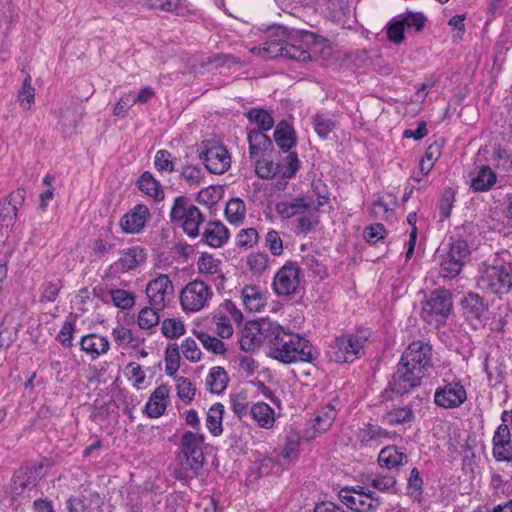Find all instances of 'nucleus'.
I'll return each mask as SVG.
<instances>
[{"mask_svg":"<svg viewBox=\"0 0 512 512\" xmlns=\"http://www.w3.org/2000/svg\"><path fill=\"white\" fill-rule=\"evenodd\" d=\"M470 187L476 192H485L490 190L497 181L496 174L489 166H482L478 170L470 173Z\"/></svg>","mask_w":512,"mask_h":512,"instance_id":"nucleus-31","label":"nucleus"},{"mask_svg":"<svg viewBox=\"0 0 512 512\" xmlns=\"http://www.w3.org/2000/svg\"><path fill=\"white\" fill-rule=\"evenodd\" d=\"M35 89L31 85V77L27 76L23 82L22 89L18 93V101L22 108L29 110L34 103Z\"/></svg>","mask_w":512,"mask_h":512,"instance_id":"nucleus-61","label":"nucleus"},{"mask_svg":"<svg viewBox=\"0 0 512 512\" xmlns=\"http://www.w3.org/2000/svg\"><path fill=\"white\" fill-rule=\"evenodd\" d=\"M329 203L328 196H318L315 201V206L317 209H311L310 211L302 214L297 218L296 232L297 234L307 235L311 231L315 229V227L319 224V217L317 213L320 211L321 207Z\"/></svg>","mask_w":512,"mask_h":512,"instance_id":"nucleus-28","label":"nucleus"},{"mask_svg":"<svg viewBox=\"0 0 512 512\" xmlns=\"http://www.w3.org/2000/svg\"><path fill=\"white\" fill-rule=\"evenodd\" d=\"M468 399L467 389L460 379H443L435 389L433 402L443 409H456L461 407Z\"/></svg>","mask_w":512,"mask_h":512,"instance_id":"nucleus-5","label":"nucleus"},{"mask_svg":"<svg viewBox=\"0 0 512 512\" xmlns=\"http://www.w3.org/2000/svg\"><path fill=\"white\" fill-rule=\"evenodd\" d=\"M109 341L107 337L98 334H88L82 337L80 341L81 350L91 359L95 360L109 350Z\"/></svg>","mask_w":512,"mask_h":512,"instance_id":"nucleus-29","label":"nucleus"},{"mask_svg":"<svg viewBox=\"0 0 512 512\" xmlns=\"http://www.w3.org/2000/svg\"><path fill=\"white\" fill-rule=\"evenodd\" d=\"M463 314L471 325L477 329L483 325L486 314V306L483 299L476 293H469L462 300Z\"/></svg>","mask_w":512,"mask_h":512,"instance_id":"nucleus-25","label":"nucleus"},{"mask_svg":"<svg viewBox=\"0 0 512 512\" xmlns=\"http://www.w3.org/2000/svg\"><path fill=\"white\" fill-rule=\"evenodd\" d=\"M36 484V476L31 468L25 467L19 469L12 479V491L16 495H20L28 487Z\"/></svg>","mask_w":512,"mask_h":512,"instance_id":"nucleus-42","label":"nucleus"},{"mask_svg":"<svg viewBox=\"0 0 512 512\" xmlns=\"http://www.w3.org/2000/svg\"><path fill=\"white\" fill-rule=\"evenodd\" d=\"M465 264L458 261L456 258L447 252L441 256L440 260V274L444 278H455L462 270Z\"/></svg>","mask_w":512,"mask_h":512,"instance_id":"nucleus-50","label":"nucleus"},{"mask_svg":"<svg viewBox=\"0 0 512 512\" xmlns=\"http://www.w3.org/2000/svg\"><path fill=\"white\" fill-rule=\"evenodd\" d=\"M299 163L296 153L286 155L281 162L277 164L280 171V177L290 178L294 176L299 169Z\"/></svg>","mask_w":512,"mask_h":512,"instance_id":"nucleus-59","label":"nucleus"},{"mask_svg":"<svg viewBox=\"0 0 512 512\" xmlns=\"http://www.w3.org/2000/svg\"><path fill=\"white\" fill-rule=\"evenodd\" d=\"M224 405L221 403L213 404L206 414V428L214 437L223 433Z\"/></svg>","mask_w":512,"mask_h":512,"instance_id":"nucleus-40","label":"nucleus"},{"mask_svg":"<svg viewBox=\"0 0 512 512\" xmlns=\"http://www.w3.org/2000/svg\"><path fill=\"white\" fill-rule=\"evenodd\" d=\"M477 285L489 294H508L512 290V264L500 257L484 263L479 270Z\"/></svg>","mask_w":512,"mask_h":512,"instance_id":"nucleus-2","label":"nucleus"},{"mask_svg":"<svg viewBox=\"0 0 512 512\" xmlns=\"http://www.w3.org/2000/svg\"><path fill=\"white\" fill-rule=\"evenodd\" d=\"M197 272L205 278L215 282L217 286H223L225 275L223 262L214 254L203 252L196 261Z\"/></svg>","mask_w":512,"mask_h":512,"instance_id":"nucleus-20","label":"nucleus"},{"mask_svg":"<svg viewBox=\"0 0 512 512\" xmlns=\"http://www.w3.org/2000/svg\"><path fill=\"white\" fill-rule=\"evenodd\" d=\"M339 497L348 508L356 512H368L378 506L375 493L361 486L344 487L339 491Z\"/></svg>","mask_w":512,"mask_h":512,"instance_id":"nucleus-12","label":"nucleus"},{"mask_svg":"<svg viewBox=\"0 0 512 512\" xmlns=\"http://www.w3.org/2000/svg\"><path fill=\"white\" fill-rule=\"evenodd\" d=\"M407 462V455L396 446L384 447L378 456V463L388 470L397 469Z\"/></svg>","mask_w":512,"mask_h":512,"instance_id":"nucleus-35","label":"nucleus"},{"mask_svg":"<svg viewBox=\"0 0 512 512\" xmlns=\"http://www.w3.org/2000/svg\"><path fill=\"white\" fill-rule=\"evenodd\" d=\"M225 216L230 224H242L246 216V206L244 201L240 198H233L229 200L226 204Z\"/></svg>","mask_w":512,"mask_h":512,"instance_id":"nucleus-45","label":"nucleus"},{"mask_svg":"<svg viewBox=\"0 0 512 512\" xmlns=\"http://www.w3.org/2000/svg\"><path fill=\"white\" fill-rule=\"evenodd\" d=\"M227 227L220 221H210L204 226L202 241L211 248H221L229 240Z\"/></svg>","mask_w":512,"mask_h":512,"instance_id":"nucleus-27","label":"nucleus"},{"mask_svg":"<svg viewBox=\"0 0 512 512\" xmlns=\"http://www.w3.org/2000/svg\"><path fill=\"white\" fill-rule=\"evenodd\" d=\"M271 358L284 363L311 362L316 358V351L312 344L303 336L277 325L273 337L270 339Z\"/></svg>","mask_w":512,"mask_h":512,"instance_id":"nucleus-1","label":"nucleus"},{"mask_svg":"<svg viewBox=\"0 0 512 512\" xmlns=\"http://www.w3.org/2000/svg\"><path fill=\"white\" fill-rule=\"evenodd\" d=\"M174 381L178 398L185 404L191 403L196 394V388L192 382L183 376H175Z\"/></svg>","mask_w":512,"mask_h":512,"instance_id":"nucleus-48","label":"nucleus"},{"mask_svg":"<svg viewBox=\"0 0 512 512\" xmlns=\"http://www.w3.org/2000/svg\"><path fill=\"white\" fill-rule=\"evenodd\" d=\"M274 140L283 151H289L296 144V133L287 122H280L274 132Z\"/></svg>","mask_w":512,"mask_h":512,"instance_id":"nucleus-41","label":"nucleus"},{"mask_svg":"<svg viewBox=\"0 0 512 512\" xmlns=\"http://www.w3.org/2000/svg\"><path fill=\"white\" fill-rule=\"evenodd\" d=\"M275 329H277V324L272 322H247L240 338L241 349L246 352H252L261 347L265 341H268L270 344V339L273 337Z\"/></svg>","mask_w":512,"mask_h":512,"instance_id":"nucleus-9","label":"nucleus"},{"mask_svg":"<svg viewBox=\"0 0 512 512\" xmlns=\"http://www.w3.org/2000/svg\"><path fill=\"white\" fill-rule=\"evenodd\" d=\"M137 186L142 193L155 201H162L165 197L162 185L149 171L142 173L137 181Z\"/></svg>","mask_w":512,"mask_h":512,"instance_id":"nucleus-34","label":"nucleus"},{"mask_svg":"<svg viewBox=\"0 0 512 512\" xmlns=\"http://www.w3.org/2000/svg\"><path fill=\"white\" fill-rule=\"evenodd\" d=\"M206 169L213 174H223L231 166V156L225 146L208 142L201 153Z\"/></svg>","mask_w":512,"mask_h":512,"instance_id":"nucleus-16","label":"nucleus"},{"mask_svg":"<svg viewBox=\"0 0 512 512\" xmlns=\"http://www.w3.org/2000/svg\"><path fill=\"white\" fill-rule=\"evenodd\" d=\"M392 433L376 424L366 423L356 433L357 440L362 446L378 444L382 439L391 438Z\"/></svg>","mask_w":512,"mask_h":512,"instance_id":"nucleus-30","label":"nucleus"},{"mask_svg":"<svg viewBox=\"0 0 512 512\" xmlns=\"http://www.w3.org/2000/svg\"><path fill=\"white\" fill-rule=\"evenodd\" d=\"M181 349V352L185 359L192 363L199 362L202 357V352L197 344V342L191 338L187 337L181 342V346L179 347V350Z\"/></svg>","mask_w":512,"mask_h":512,"instance_id":"nucleus-58","label":"nucleus"},{"mask_svg":"<svg viewBox=\"0 0 512 512\" xmlns=\"http://www.w3.org/2000/svg\"><path fill=\"white\" fill-rule=\"evenodd\" d=\"M185 331L183 321L177 318H167L161 324L162 334L170 339L179 338L185 334Z\"/></svg>","mask_w":512,"mask_h":512,"instance_id":"nucleus-56","label":"nucleus"},{"mask_svg":"<svg viewBox=\"0 0 512 512\" xmlns=\"http://www.w3.org/2000/svg\"><path fill=\"white\" fill-rule=\"evenodd\" d=\"M150 218L147 206L137 204L129 210L120 220L122 230L129 234H137L143 230Z\"/></svg>","mask_w":512,"mask_h":512,"instance_id":"nucleus-23","label":"nucleus"},{"mask_svg":"<svg viewBox=\"0 0 512 512\" xmlns=\"http://www.w3.org/2000/svg\"><path fill=\"white\" fill-rule=\"evenodd\" d=\"M269 258L263 252L250 253L245 260L246 266L254 275H262L268 268Z\"/></svg>","mask_w":512,"mask_h":512,"instance_id":"nucleus-51","label":"nucleus"},{"mask_svg":"<svg viewBox=\"0 0 512 512\" xmlns=\"http://www.w3.org/2000/svg\"><path fill=\"white\" fill-rule=\"evenodd\" d=\"M124 373L135 389L141 390L146 387V373L138 363H128Z\"/></svg>","mask_w":512,"mask_h":512,"instance_id":"nucleus-49","label":"nucleus"},{"mask_svg":"<svg viewBox=\"0 0 512 512\" xmlns=\"http://www.w3.org/2000/svg\"><path fill=\"white\" fill-rule=\"evenodd\" d=\"M223 188L219 185H210L203 188L197 196V201L208 207H212L223 197Z\"/></svg>","mask_w":512,"mask_h":512,"instance_id":"nucleus-53","label":"nucleus"},{"mask_svg":"<svg viewBox=\"0 0 512 512\" xmlns=\"http://www.w3.org/2000/svg\"><path fill=\"white\" fill-rule=\"evenodd\" d=\"M414 417L411 407H394L383 415V421L389 425L410 424L413 422Z\"/></svg>","mask_w":512,"mask_h":512,"instance_id":"nucleus-43","label":"nucleus"},{"mask_svg":"<svg viewBox=\"0 0 512 512\" xmlns=\"http://www.w3.org/2000/svg\"><path fill=\"white\" fill-rule=\"evenodd\" d=\"M243 308L252 313L264 310L267 305V291L259 284H245L240 291Z\"/></svg>","mask_w":512,"mask_h":512,"instance_id":"nucleus-21","label":"nucleus"},{"mask_svg":"<svg viewBox=\"0 0 512 512\" xmlns=\"http://www.w3.org/2000/svg\"><path fill=\"white\" fill-rule=\"evenodd\" d=\"M365 339L358 335L347 334L336 338L329 346L327 355L336 363L353 362L360 357Z\"/></svg>","mask_w":512,"mask_h":512,"instance_id":"nucleus-7","label":"nucleus"},{"mask_svg":"<svg viewBox=\"0 0 512 512\" xmlns=\"http://www.w3.org/2000/svg\"><path fill=\"white\" fill-rule=\"evenodd\" d=\"M180 367V351L177 344H170L165 350V373L174 376Z\"/></svg>","mask_w":512,"mask_h":512,"instance_id":"nucleus-54","label":"nucleus"},{"mask_svg":"<svg viewBox=\"0 0 512 512\" xmlns=\"http://www.w3.org/2000/svg\"><path fill=\"white\" fill-rule=\"evenodd\" d=\"M440 154V146L436 143L427 148L424 157L420 161V174L422 177L428 175V173L433 169Z\"/></svg>","mask_w":512,"mask_h":512,"instance_id":"nucleus-57","label":"nucleus"},{"mask_svg":"<svg viewBox=\"0 0 512 512\" xmlns=\"http://www.w3.org/2000/svg\"><path fill=\"white\" fill-rule=\"evenodd\" d=\"M302 440H306L304 432L302 433L295 425L288 426L285 430V444L282 450V456L289 460H295L298 457Z\"/></svg>","mask_w":512,"mask_h":512,"instance_id":"nucleus-32","label":"nucleus"},{"mask_svg":"<svg viewBox=\"0 0 512 512\" xmlns=\"http://www.w3.org/2000/svg\"><path fill=\"white\" fill-rule=\"evenodd\" d=\"M202 433L185 432L180 441V456L186 460V466L194 475H198L204 463Z\"/></svg>","mask_w":512,"mask_h":512,"instance_id":"nucleus-8","label":"nucleus"},{"mask_svg":"<svg viewBox=\"0 0 512 512\" xmlns=\"http://www.w3.org/2000/svg\"><path fill=\"white\" fill-rule=\"evenodd\" d=\"M300 284V270L292 263L283 265L274 275L272 288L278 296H291Z\"/></svg>","mask_w":512,"mask_h":512,"instance_id":"nucleus-15","label":"nucleus"},{"mask_svg":"<svg viewBox=\"0 0 512 512\" xmlns=\"http://www.w3.org/2000/svg\"><path fill=\"white\" fill-rule=\"evenodd\" d=\"M447 253L463 264H466L470 258V249L468 244L462 239L453 240Z\"/></svg>","mask_w":512,"mask_h":512,"instance_id":"nucleus-62","label":"nucleus"},{"mask_svg":"<svg viewBox=\"0 0 512 512\" xmlns=\"http://www.w3.org/2000/svg\"><path fill=\"white\" fill-rule=\"evenodd\" d=\"M234 367L245 378L253 376L258 370V363L248 355H238L234 359Z\"/></svg>","mask_w":512,"mask_h":512,"instance_id":"nucleus-55","label":"nucleus"},{"mask_svg":"<svg viewBox=\"0 0 512 512\" xmlns=\"http://www.w3.org/2000/svg\"><path fill=\"white\" fill-rule=\"evenodd\" d=\"M20 322L15 319L14 313L5 315L0 324V348H8L16 340Z\"/></svg>","mask_w":512,"mask_h":512,"instance_id":"nucleus-36","label":"nucleus"},{"mask_svg":"<svg viewBox=\"0 0 512 512\" xmlns=\"http://www.w3.org/2000/svg\"><path fill=\"white\" fill-rule=\"evenodd\" d=\"M192 334L202 343L203 347L215 354H223L226 351L225 344L217 337L212 336L196 325Z\"/></svg>","mask_w":512,"mask_h":512,"instance_id":"nucleus-44","label":"nucleus"},{"mask_svg":"<svg viewBox=\"0 0 512 512\" xmlns=\"http://www.w3.org/2000/svg\"><path fill=\"white\" fill-rule=\"evenodd\" d=\"M249 143V154L251 158L261 156L271 146L272 142L265 132L250 130L247 136Z\"/></svg>","mask_w":512,"mask_h":512,"instance_id":"nucleus-39","label":"nucleus"},{"mask_svg":"<svg viewBox=\"0 0 512 512\" xmlns=\"http://www.w3.org/2000/svg\"><path fill=\"white\" fill-rule=\"evenodd\" d=\"M406 29L407 28L403 21H401L400 17L397 15L389 22L387 26V36L393 43L400 44L405 38L404 33Z\"/></svg>","mask_w":512,"mask_h":512,"instance_id":"nucleus-60","label":"nucleus"},{"mask_svg":"<svg viewBox=\"0 0 512 512\" xmlns=\"http://www.w3.org/2000/svg\"><path fill=\"white\" fill-rule=\"evenodd\" d=\"M228 375L223 367H212L205 379L207 389L213 394H221L228 385Z\"/></svg>","mask_w":512,"mask_h":512,"instance_id":"nucleus-37","label":"nucleus"},{"mask_svg":"<svg viewBox=\"0 0 512 512\" xmlns=\"http://www.w3.org/2000/svg\"><path fill=\"white\" fill-rule=\"evenodd\" d=\"M398 16L400 17L401 21H403L407 29H412L414 31L422 30L426 23V17L421 12L408 11Z\"/></svg>","mask_w":512,"mask_h":512,"instance_id":"nucleus-64","label":"nucleus"},{"mask_svg":"<svg viewBox=\"0 0 512 512\" xmlns=\"http://www.w3.org/2000/svg\"><path fill=\"white\" fill-rule=\"evenodd\" d=\"M170 218L174 224L181 226L190 238L199 236V227L203 221L202 213L196 206L189 205L185 197L175 199Z\"/></svg>","mask_w":512,"mask_h":512,"instance_id":"nucleus-3","label":"nucleus"},{"mask_svg":"<svg viewBox=\"0 0 512 512\" xmlns=\"http://www.w3.org/2000/svg\"><path fill=\"white\" fill-rule=\"evenodd\" d=\"M170 403V387L161 384L154 389L144 406V413L149 418H159L165 414Z\"/></svg>","mask_w":512,"mask_h":512,"instance_id":"nucleus-22","label":"nucleus"},{"mask_svg":"<svg viewBox=\"0 0 512 512\" xmlns=\"http://www.w3.org/2000/svg\"><path fill=\"white\" fill-rule=\"evenodd\" d=\"M260 54L267 58L277 56H287L298 61H307L310 59V53L302 47L294 44H287L282 38L269 41L262 48H258Z\"/></svg>","mask_w":512,"mask_h":512,"instance_id":"nucleus-17","label":"nucleus"},{"mask_svg":"<svg viewBox=\"0 0 512 512\" xmlns=\"http://www.w3.org/2000/svg\"><path fill=\"white\" fill-rule=\"evenodd\" d=\"M432 348L429 344L422 341L412 342L404 351L400 363L405 366L418 370L422 376H426L429 369L432 368Z\"/></svg>","mask_w":512,"mask_h":512,"instance_id":"nucleus-13","label":"nucleus"},{"mask_svg":"<svg viewBox=\"0 0 512 512\" xmlns=\"http://www.w3.org/2000/svg\"><path fill=\"white\" fill-rule=\"evenodd\" d=\"M424 378L419 372V369L413 370L399 363L397 370L393 375L390 387L393 392L398 394H406L420 385L421 380Z\"/></svg>","mask_w":512,"mask_h":512,"instance_id":"nucleus-19","label":"nucleus"},{"mask_svg":"<svg viewBox=\"0 0 512 512\" xmlns=\"http://www.w3.org/2000/svg\"><path fill=\"white\" fill-rule=\"evenodd\" d=\"M145 294L149 305L155 309H165L174 298V284L167 274H152L146 284Z\"/></svg>","mask_w":512,"mask_h":512,"instance_id":"nucleus-6","label":"nucleus"},{"mask_svg":"<svg viewBox=\"0 0 512 512\" xmlns=\"http://www.w3.org/2000/svg\"><path fill=\"white\" fill-rule=\"evenodd\" d=\"M213 297L212 289L202 280L187 283L180 292V305L183 311L199 312L209 306Z\"/></svg>","mask_w":512,"mask_h":512,"instance_id":"nucleus-4","label":"nucleus"},{"mask_svg":"<svg viewBox=\"0 0 512 512\" xmlns=\"http://www.w3.org/2000/svg\"><path fill=\"white\" fill-rule=\"evenodd\" d=\"M452 307L451 297L446 290L434 291L422 308V318L430 324L444 322Z\"/></svg>","mask_w":512,"mask_h":512,"instance_id":"nucleus-11","label":"nucleus"},{"mask_svg":"<svg viewBox=\"0 0 512 512\" xmlns=\"http://www.w3.org/2000/svg\"><path fill=\"white\" fill-rule=\"evenodd\" d=\"M147 260V251L140 246H132L121 251L114 267L121 273L129 272L144 264Z\"/></svg>","mask_w":512,"mask_h":512,"instance_id":"nucleus-26","label":"nucleus"},{"mask_svg":"<svg viewBox=\"0 0 512 512\" xmlns=\"http://www.w3.org/2000/svg\"><path fill=\"white\" fill-rule=\"evenodd\" d=\"M246 116L249 122L258 128L257 131L266 132L274 126V118L267 110L253 108Z\"/></svg>","mask_w":512,"mask_h":512,"instance_id":"nucleus-46","label":"nucleus"},{"mask_svg":"<svg viewBox=\"0 0 512 512\" xmlns=\"http://www.w3.org/2000/svg\"><path fill=\"white\" fill-rule=\"evenodd\" d=\"M112 335L116 343L122 347H138L142 344L143 339L138 336H135L133 332L124 327L118 326L113 329Z\"/></svg>","mask_w":512,"mask_h":512,"instance_id":"nucleus-47","label":"nucleus"},{"mask_svg":"<svg viewBox=\"0 0 512 512\" xmlns=\"http://www.w3.org/2000/svg\"><path fill=\"white\" fill-rule=\"evenodd\" d=\"M492 443V453L497 461L509 462L512 460L511 433L505 423L497 427L493 435Z\"/></svg>","mask_w":512,"mask_h":512,"instance_id":"nucleus-24","label":"nucleus"},{"mask_svg":"<svg viewBox=\"0 0 512 512\" xmlns=\"http://www.w3.org/2000/svg\"><path fill=\"white\" fill-rule=\"evenodd\" d=\"M162 310L163 309H155V307L151 305L142 308L137 319L139 327L141 329H151L155 327L159 323V312Z\"/></svg>","mask_w":512,"mask_h":512,"instance_id":"nucleus-52","label":"nucleus"},{"mask_svg":"<svg viewBox=\"0 0 512 512\" xmlns=\"http://www.w3.org/2000/svg\"><path fill=\"white\" fill-rule=\"evenodd\" d=\"M100 505L98 494L70 497L67 501L68 512H93Z\"/></svg>","mask_w":512,"mask_h":512,"instance_id":"nucleus-38","label":"nucleus"},{"mask_svg":"<svg viewBox=\"0 0 512 512\" xmlns=\"http://www.w3.org/2000/svg\"><path fill=\"white\" fill-rule=\"evenodd\" d=\"M339 402L337 399L319 409L315 416L307 422L304 429L306 441H310L320 434L326 432L336 419Z\"/></svg>","mask_w":512,"mask_h":512,"instance_id":"nucleus-14","label":"nucleus"},{"mask_svg":"<svg viewBox=\"0 0 512 512\" xmlns=\"http://www.w3.org/2000/svg\"><path fill=\"white\" fill-rule=\"evenodd\" d=\"M259 240V234L254 228L242 229L236 236V245L239 248L249 249L254 247Z\"/></svg>","mask_w":512,"mask_h":512,"instance_id":"nucleus-63","label":"nucleus"},{"mask_svg":"<svg viewBox=\"0 0 512 512\" xmlns=\"http://www.w3.org/2000/svg\"><path fill=\"white\" fill-rule=\"evenodd\" d=\"M250 416L263 429H271L275 423V412L265 402H255L250 406Z\"/></svg>","mask_w":512,"mask_h":512,"instance_id":"nucleus-33","label":"nucleus"},{"mask_svg":"<svg viewBox=\"0 0 512 512\" xmlns=\"http://www.w3.org/2000/svg\"><path fill=\"white\" fill-rule=\"evenodd\" d=\"M317 209L315 200L310 196L293 197L276 203L275 211L281 219L298 218L302 214Z\"/></svg>","mask_w":512,"mask_h":512,"instance_id":"nucleus-18","label":"nucleus"},{"mask_svg":"<svg viewBox=\"0 0 512 512\" xmlns=\"http://www.w3.org/2000/svg\"><path fill=\"white\" fill-rule=\"evenodd\" d=\"M242 320V312L231 300H224L212 314L215 333L222 339L230 338L234 333L233 323H241Z\"/></svg>","mask_w":512,"mask_h":512,"instance_id":"nucleus-10","label":"nucleus"}]
</instances>
